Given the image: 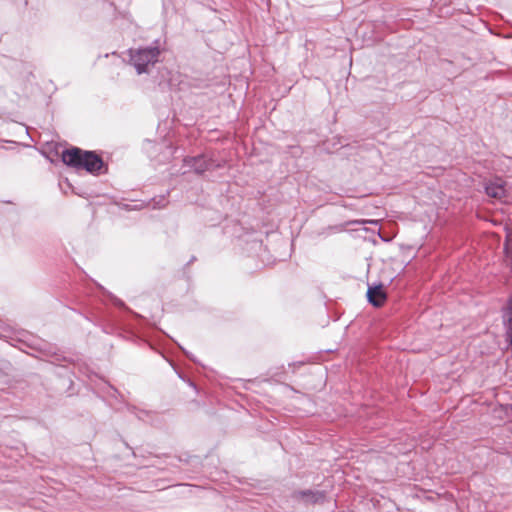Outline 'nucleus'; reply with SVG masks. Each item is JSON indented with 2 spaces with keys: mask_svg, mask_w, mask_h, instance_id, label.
Listing matches in <instances>:
<instances>
[{
  "mask_svg": "<svg viewBox=\"0 0 512 512\" xmlns=\"http://www.w3.org/2000/svg\"><path fill=\"white\" fill-rule=\"evenodd\" d=\"M293 499L304 503L305 505L322 503L325 500V493L318 490H299L292 494Z\"/></svg>",
  "mask_w": 512,
  "mask_h": 512,
  "instance_id": "7ed1b4c3",
  "label": "nucleus"
},
{
  "mask_svg": "<svg viewBox=\"0 0 512 512\" xmlns=\"http://www.w3.org/2000/svg\"><path fill=\"white\" fill-rule=\"evenodd\" d=\"M486 194L494 199L502 201L506 197L505 182L502 179L490 181L485 186Z\"/></svg>",
  "mask_w": 512,
  "mask_h": 512,
  "instance_id": "39448f33",
  "label": "nucleus"
},
{
  "mask_svg": "<svg viewBox=\"0 0 512 512\" xmlns=\"http://www.w3.org/2000/svg\"><path fill=\"white\" fill-rule=\"evenodd\" d=\"M184 165L190 167L195 173L202 174L211 168L212 162L206 159L203 155H200L185 158Z\"/></svg>",
  "mask_w": 512,
  "mask_h": 512,
  "instance_id": "20e7f679",
  "label": "nucleus"
},
{
  "mask_svg": "<svg viewBox=\"0 0 512 512\" xmlns=\"http://www.w3.org/2000/svg\"><path fill=\"white\" fill-rule=\"evenodd\" d=\"M509 408H510V409H511V411H512V405H510V406H509Z\"/></svg>",
  "mask_w": 512,
  "mask_h": 512,
  "instance_id": "1a4fd4ad",
  "label": "nucleus"
},
{
  "mask_svg": "<svg viewBox=\"0 0 512 512\" xmlns=\"http://www.w3.org/2000/svg\"><path fill=\"white\" fill-rule=\"evenodd\" d=\"M62 161L68 166L85 169L91 174H98L104 166L102 158L95 152L83 151L77 147L64 150Z\"/></svg>",
  "mask_w": 512,
  "mask_h": 512,
  "instance_id": "f257e3e1",
  "label": "nucleus"
},
{
  "mask_svg": "<svg viewBox=\"0 0 512 512\" xmlns=\"http://www.w3.org/2000/svg\"><path fill=\"white\" fill-rule=\"evenodd\" d=\"M117 304H118V305H123V302L118 301V302H117Z\"/></svg>",
  "mask_w": 512,
  "mask_h": 512,
  "instance_id": "6e6552de",
  "label": "nucleus"
},
{
  "mask_svg": "<svg viewBox=\"0 0 512 512\" xmlns=\"http://www.w3.org/2000/svg\"><path fill=\"white\" fill-rule=\"evenodd\" d=\"M504 322L507 328V334L512 342V308H509L504 314Z\"/></svg>",
  "mask_w": 512,
  "mask_h": 512,
  "instance_id": "0eeeda50",
  "label": "nucleus"
},
{
  "mask_svg": "<svg viewBox=\"0 0 512 512\" xmlns=\"http://www.w3.org/2000/svg\"><path fill=\"white\" fill-rule=\"evenodd\" d=\"M159 55L160 50L158 47L129 50L130 61L138 74L148 72L149 66H153L158 61Z\"/></svg>",
  "mask_w": 512,
  "mask_h": 512,
  "instance_id": "f03ea898",
  "label": "nucleus"
},
{
  "mask_svg": "<svg viewBox=\"0 0 512 512\" xmlns=\"http://www.w3.org/2000/svg\"><path fill=\"white\" fill-rule=\"evenodd\" d=\"M367 298L369 303L375 307H381L386 301V293L383 289V285H377L369 287L367 291Z\"/></svg>",
  "mask_w": 512,
  "mask_h": 512,
  "instance_id": "423d86ee",
  "label": "nucleus"
}]
</instances>
